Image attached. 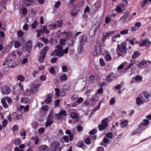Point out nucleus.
I'll list each match as a JSON object with an SVG mask.
<instances>
[{
	"label": "nucleus",
	"mask_w": 151,
	"mask_h": 151,
	"mask_svg": "<svg viewBox=\"0 0 151 151\" xmlns=\"http://www.w3.org/2000/svg\"><path fill=\"white\" fill-rule=\"evenodd\" d=\"M8 123V122L7 120L4 119L2 122V126L3 127H5Z\"/></svg>",
	"instance_id": "a18cd8bd"
},
{
	"label": "nucleus",
	"mask_w": 151,
	"mask_h": 151,
	"mask_svg": "<svg viewBox=\"0 0 151 151\" xmlns=\"http://www.w3.org/2000/svg\"><path fill=\"white\" fill-rule=\"evenodd\" d=\"M60 114L62 115V117L63 116H65L66 115V112L65 110H62L61 111H60Z\"/></svg>",
	"instance_id": "6e6d98bb"
},
{
	"label": "nucleus",
	"mask_w": 151,
	"mask_h": 151,
	"mask_svg": "<svg viewBox=\"0 0 151 151\" xmlns=\"http://www.w3.org/2000/svg\"><path fill=\"white\" fill-rule=\"evenodd\" d=\"M70 116L72 118L75 119L78 116L77 114L73 112H72L70 114Z\"/></svg>",
	"instance_id": "c03bdc74"
},
{
	"label": "nucleus",
	"mask_w": 151,
	"mask_h": 151,
	"mask_svg": "<svg viewBox=\"0 0 151 151\" xmlns=\"http://www.w3.org/2000/svg\"><path fill=\"white\" fill-rule=\"evenodd\" d=\"M42 32L43 33H45L47 34H49L50 32L45 26H43L40 30H38V32Z\"/></svg>",
	"instance_id": "4be33fe9"
},
{
	"label": "nucleus",
	"mask_w": 151,
	"mask_h": 151,
	"mask_svg": "<svg viewBox=\"0 0 151 151\" xmlns=\"http://www.w3.org/2000/svg\"><path fill=\"white\" fill-rule=\"evenodd\" d=\"M117 54L119 56L121 55L122 53H126L127 52V48L123 44L120 45L116 49Z\"/></svg>",
	"instance_id": "7ed1b4c3"
},
{
	"label": "nucleus",
	"mask_w": 151,
	"mask_h": 151,
	"mask_svg": "<svg viewBox=\"0 0 151 151\" xmlns=\"http://www.w3.org/2000/svg\"><path fill=\"white\" fill-rule=\"evenodd\" d=\"M63 22L62 20H60L58 21L55 22V23H54L56 28L59 27H61L63 24Z\"/></svg>",
	"instance_id": "a878e982"
},
{
	"label": "nucleus",
	"mask_w": 151,
	"mask_h": 151,
	"mask_svg": "<svg viewBox=\"0 0 151 151\" xmlns=\"http://www.w3.org/2000/svg\"><path fill=\"white\" fill-rule=\"evenodd\" d=\"M121 35L119 34L116 35H115L113 36H112V40L114 42L116 41V39L117 38H119L120 37Z\"/></svg>",
	"instance_id": "79ce46f5"
},
{
	"label": "nucleus",
	"mask_w": 151,
	"mask_h": 151,
	"mask_svg": "<svg viewBox=\"0 0 151 151\" xmlns=\"http://www.w3.org/2000/svg\"><path fill=\"white\" fill-rule=\"evenodd\" d=\"M50 148L52 151H60L62 148L59 142L53 141L51 143Z\"/></svg>",
	"instance_id": "f03ea898"
},
{
	"label": "nucleus",
	"mask_w": 151,
	"mask_h": 151,
	"mask_svg": "<svg viewBox=\"0 0 151 151\" xmlns=\"http://www.w3.org/2000/svg\"><path fill=\"white\" fill-rule=\"evenodd\" d=\"M105 59L106 60L109 61L111 60V57L109 54H107L106 55Z\"/></svg>",
	"instance_id": "37998d69"
},
{
	"label": "nucleus",
	"mask_w": 151,
	"mask_h": 151,
	"mask_svg": "<svg viewBox=\"0 0 151 151\" xmlns=\"http://www.w3.org/2000/svg\"><path fill=\"white\" fill-rule=\"evenodd\" d=\"M113 136V134L111 132L107 133L105 135L106 137L110 139Z\"/></svg>",
	"instance_id": "603ef678"
},
{
	"label": "nucleus",
	"mask_w": 151,
	"mask_h": 151,
	"mask_svg": "<svg viewBox=\"0 0 151 151\" xmlns=\"http://www.w3.org/2000/svg\"><path fill=\"white\" fill-rule=\"evenodd\" d=\"M49 48L47 46L46 47L44 48V49L41 51L40 54V56L39 59L38 61L40 62H43L45 57L47 51L48 50Z\"/></svg>",
	"instance_id": "20e7f679"
},
{
	"label": "nucleus",
	"mask_w": 151,
	"mask_h": 151,
	"mask_svg": "<svg viewBox=\"0 0 151 151\" xmlns=\"http://www.w3.org/2000/svg\"><path fill=\"white\" fill-rule=\"evenodd\" d=\"M136 100V103L138 105H140L142 102V100L139 97L137 98Z\"/></svg>",
	"instance_id": "a19ab883"
},
{
	"label": "nucleus",
	"mask_w": 151,
	"mask_h": 151,
	"mask_svg": "<svg viewBox=\"0 0 151 151\" xmlns=\"http://www.w3.org/2000/svg\"><path fill=\"white\" fill-rule=\"evenodd\" d=\"M32 84L33 86L30 89L27 88L26 89L27 91H30L32 93H34L37 92L38 89V81H37L34 82Z\"/></svg>",
	"instance_id": "423d86ee"
},
{
	"label": "nucleus",
	"mask_w": 151,
	"mask_h": 151,
	"mask_svg": "<svg viewBox=\"0 0 151 151\" xmlns=\"http://www.w3.org/2000/svg\"><path fill=\"white\" fill-rule=\"evenodd\" d=\"M17 79L21 82H23L24 81L25 78L23 76L20 75L17 77Z\"/></svg>",
	"instance_id": "2f4dec72"
},
{
	"label": "nucleus",
	"mask_w": 151,
	"mask_h": 151,
	"mask_svg": "<svg viewBox=\"0 0 151 151\" xmlns=\"http://www.w3.org/2000/svg\"><path fill=\"white\" fill-rule=\"evenodd\" d=\"M115 31H113L109 32H107L104 33L103 34L104 37L106 38L111 36V35L115 33Z\"/></svg>",
	"instance_id": "a211bd4d"
},
{
	"label": "nucleus",
	"mask_w": 151,
	"mask_h": 151,
	"mask_svg": "<svg viewBox=\"0 0 151 151\" xmlns=\"http://www.w3.org/2000/svg\"><path fill=\"white\" fill-rule=\"evenodd\" d=\"M32 42L31 41H28L26 43V50L28 51L29 52V50L32 48Z\"/></svg>",
	"instance_id": "6ab92c4d"
},
{
	"label": "nucleus",
	"mask_w": 151,
	"mask_h": 151,
	"mask_svg": "<svg viewBox=\"0 0 151 151\" xmlns=\"http://www.w3.org/2000/svg\"><path fill=\"white\" fill-rule=\"evenodd\" d=\"M111 18L109 17H106L105 18V22L106 24L109 23Z\"/></svg>",
	"instance_id": "bf43d9fd"
},
{
	"label": "nucleus",
	"mask_w": 151,
	"mask_h": 151,
	"mask_svg": "<svg viewBox=\"0 0 151 151\" xmlns=\"http://www.w3.org/2000/svg\"><path fill=\"white\" fill-rule=\"evenodd\" d=\"M20 134L21 136H23V137L22 138L23 139H24L25 138V136L26 134V132L24 129H22L20 132Z\"/></svg>",
	"instance_id": "7c9ffc66"
},
{
	"label": "nucleus",
	"mask_w": 151,
	"mask_h": 151,
	"mask_svg": "<svg viewBox=\"0 0 151 151\" xmlns=\"http://www.w3.org/2000/svg\"><path fill=\"white\" fill-rule=\"evenodd\" d=\"M115 10L118 13L121 12H122V8L119 6H117L116 7Z\"/></svg>",
	"instance_id": "13d9d810"
},
{
	"label": "nucleus",
	"mask_w": 151,
	"mask_h": 151,
	"mask_svg": "<svg viewBox=\"0 0 151 151\" xmlns=\"http://www.w3.org/2000/svg\"><path fill=\"white\" fill-rule=\"evenodd\" d=\"M17 34L18 36L19 37H21L23 35L24 33L21 30L18 31Z\"/></svg>",
	"instance_id": "774afa93"
},
{
	"label": "nucleus",
	"mask_w": 151,
	"mask_h": 151,
	"mask_svg": "<svg viewBox=\"0 0 151 151\" xmlns=\"http://www.w3.org/2000/svg\"><path fill=\"white\" fill-rule=\"evenodd\" d=\"M140 55V53L138 52V51H136L134 52V54L132 56V57L133 58H136Z\"/></svg>",
	"instance_id": "c756f323"
},
{
	"label": "nucleus",
	"mask_w": 151,
	"mask_h": 151,
	"mask_svg": "<svg viewBox=\"0 0 151 151\" xmlns=\"http://www.w3.org/2000/svg\"><path fill=\"white\" fill-rule=\"evenodd\" d=\"M11 68H13V67L16 66L17 65L16 63L14 61V60H6L5 62Z\"/></svg>",
	"instance_id": "6e6552de"
},
{
	"label": "nucleus",
	"mask_w": 151,
	"mask_h": 151,
	"mask_svg": "<svg viewBox=\"0 0 151 151\" xmlns=\"http://www.w3.org/2000/svg\"><path fill=\"white\" fill-rule=\"evenodd\" d=\"M48 28L49 30H51L53 29L56 28V27L55 25L54 24H50L48 25Z\"/></svg>",
	"instance_id": "de8ad7c7"
},
{
	"label": "nucleus",
	"mask_w": 151,
	"mask_h": 151,
	"mask_svg": "<svg viewBox=\"0 0 151 151\" xmlns=\"http://www.w3.org/2000/svg\"><path fill=\"white\" fill-rule=\"evenodd\" d=\"M97 129H94L89 132V134H95L97 132Z\"/></svg>",
	"instance_id": "e2e57ef3"
},
{
	"label": "nucleus",
	"mask_w": 151,
	"mask_h": 151,
	"mask_svg": "<svg viewBox=\"0 0 151 151\" xmlns=\"http://www.w3.org/2000/svg\"><path fill=\"white\" fill-rule=\"evenodd\" d=\"M128 122V121L124 120L121 122L120 126L122 127H124L127 125Z\"/></svg>",
	"instance_id": "473e14b6"
},
{
	"label": "nucleus",
	"mask_w": 151,
	"mask_h": 151,
	"mask_svg": "<svg viewBox=\"0 0 151 151\" xmlns=\"http://www.w3.org/2000/svg\"><path fill=\"white\" fill-rule=\"evenodd\" d=\"M128 29H124L123 30H122L120 32V33L122 35H124L127 34L128 32Z\"/></svg>",
	"instance_id": "8fccbe9b"
},
{
	"label": "nucleus",
	"mask_w": 151,
	"mask_h": 151,
	"mask_svg": "<svg viewBox=\"0 0 151 151\" xmlns=\"http://www.w3.org/2000/svg\"><path fill=\"white\" fill-rule=\"evenodd\" d=\"M49 108L47 105H45L42 107V110L45 111H47L49 109Z\"/></svg>",
	"instance_id": "864d4df0"
},
{
	"label": "nucleus",
	"mask_w": 151,
	"mask_h": 151,
	"mask_svg": "<svg viewBox=\"0 0 151 151\" xmlns=\"http://www.w3.org/2000/svg\"><path fill=\"white\" fill-rule=\"evenodd\" d=\"M90 10V8L88 6H86L84 10V12L85 13H88Z\"/></svg>",
	"instance_id": "4d7b16f0"
},
{
	"label": "nucleus",
	"mask_w": 151,
	"mask_h": 151,
	"mask_svg": "<svg viewBox=\"0 0 151 151\" xmlns=\"http://www.w3.org/2000/svg\"><path fill=\"white\" fill-rule=\"evenodd\" d=\"M131 63H129V64L127 66V67L124 68L125 71H126L128 69L130 68L136 62L135 60H131Z\"/></svg>",
	"instance_id": "cd10ccee"
},
{
	"label": "nucleus",
	"mask_w": 151,
	"mask_h": 151,
	"mask_svg": "<svg viewBox=\"0 0 151 151\" xmlns=\"http://www.w3.org/2000/svg\"><path fill=\"white\" fill-rule=\"evenodd\" d=\"M1 101L3 105V106L4 108L6 109L8 107V106L7 103H6V101L4 98H3L1 99Z\"/></svg>",
	"instance_id": "72a5a7b5"
},
{
	"label": "nucleus",
	"mask_w": 151,
	"mask_h": 151,
	"mask_svg": "<svg viewBox=\"0 0 151 151\" xmlns=\"http://www.w3.org/2000/svg\"><path fill=\"white\" fill-rule=\"evenodd\" d=\"M78 97V96L77 95L74 94L73 95L71 98V99L73 100H75L77 99Z\"/></svg>",
	"instance_id": "69168bd1"
},
{
	"label": "nucleus",
	"mask_w": 151,
	"mask_h": 151,
	"mask_svg": "<svg viewBox=\"0 0 151 151\" xmlns=\"http://www.w3.org/2000/svg\"><path fill=\"white\" fill-rule=\"evenodd\" d=\"M69 139L68 136L65 135L64 136L62 139V141L63 142H69Z\"/></svg>",
	"instance_id": "e433bc0d"
},
{
	"label": "nucleus",
	"mask_w": 151,
	"mask_h": 151,
	"mask_svg": "<svg viewBox=\"0 0 151 151\" xmlns=\"http://www.w3.org/2000/svg\"><path fill=\"white\" fill-rule=\"evenodd\" d=\"M150 44V42L149 40H145L139 43V45L141 46L147 47Z\"/></svg>",
	"instance_id": "dca6fc26"
},
{
	"label": "nucleus",
	"mask_w": 151,
	"mask_h": 151,
	"mask_svg": "<svg viewBox=\"0 0 151 151\" xmlns=\"http://www.w3.org/2000/svg\"><path fill=\"white\" fill-rule=\"evenodd\" d=\"M86 39V36L85 35H83L82 36L81 40L78 42L80 43L82 42L83 44L85 42Z\"/></svg>",
	"instance_id": "58836bf2"
},
{
	"label": "nucleus",
	"mask_w": 151,
	"mask_h": 151,
	"mask_svg": "<svg viewBox=\"0 0 151 151\" xmlns=\"http://www.w3.org/2000/svg\"><path fill=\"white\" fill-rule=\"evenodd\" d=\"M55 94L57 97L60 95L62 96H64L65 95V91L63 90H60L58 88H56L55 89Z\"/></svg>",
	"instance_id": "9d476101"
},
{
	"label": "nucleus",
	"mask_w": 151,
	"mask_h": 151,
	"mask_svg": "<svg viewBox=\"0 0 151 151\" xmlns=\"http://www.w3.org/2000/svg\"><path fill=\"white\" fill-rule=\"evenodd\" d=\"M14 143L15 145L17 146L21 144V142L20 139L18 138L15 139Z\"/></svg>",
	"instance_id": "ea45409f"
},
{
	"label": "nucleus",
	"mask_w": 151,
	"mask_h": 151,
	"mask_svg": "<svg viewBox=\"0 0 151 151\" xmlns=\"http://www.w3.org/2000/svg\"><path fill=\"white\" fill-rule=\"evenodd\" d=\"M84 0L80 1L79 2V6L78 7H82L84 5Z\"/></svg>",
	"instance_id": "680f3d73"
},
{
	"label": "nucleus",
	"mask_w": 151,
	"mask_h": 151,
	"mask_svg": "<svg viewBox=\"0 0 151 151\" xmlns=\"http://www.w3.org/2000/svg\"><path fill=\"white\" fill-rule=\"evenodd\" d=\"M48 150L49 148L46 145H43L39 147L38 151H48Z\"/></svg>",
	"instance_id": "412c9836"
},
{
	"label": "nucleus",
	"mask_w": 151,
	"mask_h": 151,
	"mask_svg": "<svg viewBox=\"0 0 151 151\" xmlns=\"http://www.w3.org/2000/svg\"><path fill=\"white\" fill-rule=\"evenodd\" d=\"M94 50L98 52H100L101 51V47L100 42L99 41H97L96 42Z\"/></svg>",
	"instance_id": "aec40b11"
},
{
	"label": "nucleus",
	"mask_w": 151,
	"mask_h": 151,
	"mask_svg": "<svg viewBox=\"0 0 151 151\" xmlns=\"http://www.w3.org/2000/svg\"><path fill=\"white\" fill-rule=\"evenodd\" d=\"M12 117L15 121L18 120L22 118V114L14 112L12 114Z\"/></svg>",
	"instance_id": "9b49d317"
},
{
	"label": "nucleus",
	"mask_w": 151,
	"mask_h": 151,
	"mask_svg": "<svg viewBox=\"0 0 151 151\" xmlns=\"http://www.w3.org/2000/svg\"><path fill=\"white\" fill-rule=\"evenodd\" d=\"M20 42L18 41H16L14 42V46L15 48H17L21 46Z\"/></svg>",
	"instance_id": "4c0bfd02"
},
{
	"label": "nucleus",
	"mask_w": 151,
	"mask_h": 151,
	"mask_svg": "<svg viewBox=\"0 0 151 151\" xmlns=\"http://www.w3.org/2000/svg\"><path fill=\"white\" fill-rule=\"evenodd\" d=\"M146 64L145 61H142L140 62L138 67L139 68H144L146 67Z\"/></svg>",
	"instance_id": "b1692460"
},
{
	"label": "nucleus",
	"mask_w": 151,
	"mask_h": 151,
	"mask_svg": "<svg viewBox=\"0 0 151 151\" xmlns=\"http://www.w3.org/2000/svg\"><path fill=\"white\" fill-rule=\"evenodd\" d=\"M95 78V77L94 76H91L90 78L89 83L90 84H91L93 82Z\"/></svg>",
	"instance_id": "3c124183"
},
{
	"label": "nucleus",
	"mask_w": 151,
	"mask_h": 151,
	"mask_svg": "<svg viewBox=\"0 0 151 151\" xmlns=\"http://www.w3.org/2000/svg\"><path fill=\"white\" fill-rule=\"evenodd\" d=\"M101 5L99 2L96 3L93 6V9L95 11H97L100 8Z\"/></svg>",
	"instance_id": "393cba45"
},
{
	"label": "nucleus",
	"mask_w": 151,
	"mask_h": 151,
	"mask_svg": "<svg viewBox=\"0 0 151 151\" xmlns=\"http://www.w3.org/2000/svg\"><path fill=\"white\" fill-rule=\"evenodd\" d=\"M20 108L21 109H24V110L25 112H27L29 109V105H27L25 107L23 106H21Z\"/></svg>",
	"instance_id": "c9c22d12"
},
{
	"label": "nucleus",
	"mask_w": 151,
	"mask_h": 151,
	"mask_svg": "<svg viewBox=\"0 0 151 151\" xmlns=\"http://www.w3.org/2000/svg\"><path fill=\"white\" fill-rule=\"evenodd\" d=\"M52 95L51 94H48L47 96V98L45 100V102L46 104H49L52 101Z\"/></svg>",
	"instance_id": "f3484780"
},
{
	"label": "nucleus",
	"mask_w": 151,
	"mask_h": 151,
	"mask_svg": "<svg viewBox=\"0 0 151 151\" xmlns=\"http://www.w3.org/2000/svg\"><path fill=\"white\" fill-rule=\"evenodd\" d=\"M55 117L58 120L60 119L63 117L62 116L60 113L56 114L55 115Z\"/></svg>",
	"instance_id": "052dcab7"
},
{
	"label": "nucleus",
	"mask_w": 151,
	"mask_h": 151,
	"mask_svg": "<svg viewBox=\"0 0 151 151\" xmlns=\"http://www.w3.org/2000/svg\"><path fill=\"white\" fill-rule=\"evenodd\" d=\"M108 119L106 118L103 120L101 125L99 126V129L100 131L105 129L108 125L107 123Z\"/></svg>",
	"instance_id": "39448f33"
},
{
	"label": "nucleus",
	"mask_w": 151,
	"mask_h": 151,
	"mask_svg": "<svg viewBox=\"0 0 151 151\" xmlns=\"http://www.w3.org/2000/svg\"><path fill=\"white\" fill-rule=\"evenodd\" d=\"M59 32L62 35H64L65 34V36L67 38H70L72 35L71 33L68 32H65V31H64L63 32H62L60 31Z\"/></svg>",
	"instance_id": "5701e85b"
},
{
	"label": "nucleus",
	"mask_w": 151,
	"mask_h": 151,
	"mask_svg": "<svg viewBox=\"0 0 151 151\" xmlns=\"http://www.w3.org/2000/svg\"><path fill=\"white\" fill-rule=\"evenodd\" d=\"M11 91L9 87L7 86L3 87L1 89V92L4 94H9Z\"/></svg>",
	"instance_id": "1a4fd4ad"
},
{
	"label": "nucleus",
	"mask_w": 151,
	"mask_h": 151,
	"mask_svg": "<svg viewBox=\"0 0 151 151\" xmlns=\"http://www.w3.org/2000/svg\"><path fill=\"white\" fill-rule=\"evenodd\" d=\"M61 81H66L68 78L67 76L65 74L62 75L60 77Z\"/></svg>",
	"instance_id": "f704fd0d"
},
{
	"label": "nucleus",
	"mask_w": 151,
	"mask_h": 151,
	"mask_svg": "<svg viewBox=\"0 0 151 151\" xmlns=\"http://www.w3.org/2000/svg\"><path fill=\"white\" fill-rule=\"evenodd\" d=\"M53 113L52 112L49 114L46 120L45 125L46 127H48L51 125L53 123L52 116Z\"/></svg>",
	"instance_id": "0eeeda50"
},
{
	"label": "nucleus",
	"mask_w": 151,
	"mask_h": 151,
	"mask_svg": "<svg viewBox=\"0 0 151 151\" xmlns=\"http://www.w3.org/2000/svg\"><path fill=\"white\" fill-rule=\"evenodd\" d=\"M116 77L115 74L113 73H110L107 76L106 80L108 81V82H110L115 78Z\"/></svg>",
	"instance_id": "2eb2a0df"
},
{
	"label": "nucleus",
	"mask_w": 151,
	"mask_h": 151,
	"mask_svg": "<svg viewBox=\"0 0 151 151\" xmlns=\"http://www.w3.org/2000/svg\"><path fill=\"white\" fill-rule=\"evenodd\" d=\"M83 44L81 42H78V44L77 50L78 52V53H81L84 50V49L83 47Z\"/></svg>",
	"instance_id": "ddd939ff"
},
{
	"label": "nucleus",
	"mask_w": 151,
	"mask_h": 151,
	"mask_svg": "<svg viewBox=\"0 0 151 151\" xmlns=\"http://www.w3.org/2000/svg\"><path fill=\"white\" fill-rule=\"evenodd\" d=\"M37 23V20H35L32 25V27L33 29H35V28Z\"/></svg>",
	"instance_id": "0e129e2a"
},
{
	"label": "nucleus",
	"mask_w": 151,
	"mask_h": 151,
	"mask_svg": "<svg viewBox=\"0 0 151 151\" xmlns=\"http://www.w3.org/2000/svg\"><path fill=\"white\" fill-rule=\"evenodd\" d=\"M31 144L34 145L35 144V145H37L38 144V137L36 136H35L31 138V140L29 142V144Z\"/></svg>",
	"instance_id": "4468645a"
},
{
	"label": "nucleus",
	"mask_w": 151,
	"mask_h": 151,
	"mask_svg": "<svg viewBox=\"0 0 151 151\" xmlns=\"http://www.w3.org/2000/svg\"><path fill=\"white\" fill-rule=\"evenodd\" d=\"M23 29L25 30H27L29 29V26L27 24H25L23 27Z\"/></svg>",
	"instance_id": "338daca9"
},
{
	"label": "nucleus",
	"mask_w": 151,
	"mask_h": 151,
	"mask_svg": "<svg viewBox=\"0 0 151 151\" xmlns=\"http://www.w3.org/2000/svg\"><path fill=\"white\" fill-rule=\"evenodd\" d=\"M77 145L78 147L82 148L83 149H84L86 148V145L84 144L83 142L82 141L79 142Z\"/></svg>",
	"instance_id": "bb28decb"
},
{
	"label": "nucleus",
	"mask_w": 151,
	"mask_h": 151,
	"mask_svg": "<svg viewBox=\"0 0 151 151\" xmlns=\"http://www.w3.org/2000/svg\"><path fill=\"white\" fill-rule=\"evenodd\" d=\"M100 63L101 66H104L106 65V63L103 59H100Z\"/></svg>",
	"instance_id": "5fc2aeb1"
},
{
	"label": "nucleus",
	"mask_w": 151,
	"mask_h": 151,
	"mask_svg": "<svg viewBox=\"0 0 151 151\" xmlns=\"http://www.w3.org/2000/svg\"><path fill=\"white\" fill-rule=\"evenodd\" d=\"M16 54L14 52H12L8 55L6 58V61L12 60H14L16 57Z\"/></svg>",
	"instance_id": "f8f14e48"
},
{
	"label": "nucleus",
	"mask_w": 151,
	"mask_h": 151,
	"mask_svg": "<svg viewBox=\"0 0 151 151\" xmlns=\"http://www.w3.org/2000/svg\"><path fill=\"white\" fill-rule=\"evenodd\" d=\"M61 4V2L60 1H58L56 2L54 4V7L56 9L58 8Z\"/></svg>",
	"instance_id": "49530a36"
},
{
	"label": "nucleus",
	"mask_w": 151,
	"mask_h": 151,
	"mask_svg": "<svg viewBox=\"0 0 151 151\" xmlns=\"http://www.w3.org/2000/svg\"><path fill=\"white\" fill-rule=\"evenodd\" d=\"M21 102L26 104H27L29 102V99L27 97L22 98L21 99Z\"/></svg>",
	"instance_id": "c85d7f7f"
},
{
	"label": "nucleus",
	"mask_w": 151,
	"mask_h": 151,
	"mask_svg": "<svg viewBox=\"0 0 151 151\" xmlns=\"http://www.w3.org/2000/svg\"><path fill=\"white\" fill-rule=\"evenodd\" d=\"M65 40L64 39H60V44L56 46L57 49H55L51 53V55L52 56H57L60 57L63 56L64 54H67L68 51V48L66 47L64 50L63 46L65 44Z\"/></svg>",
	"instance_id": "f257e3e1"
},
{
	"label": "nucleus",
	"mask_w": 151,
	"mask_h": 151,
	"mask_svg": "<svg viewBox=\"0 0 151 151\" xmlns=\"http://www.w3.org/2000/svg\"><path fill=\"white\" fill-rule=\"evenodd\" d=\"M40 40L45 43H47L49 41V40L48 39L44 37H41L40 39Z\"/></svg>",
	"instance_id": "09e8293b"
}]
</instances>
